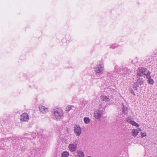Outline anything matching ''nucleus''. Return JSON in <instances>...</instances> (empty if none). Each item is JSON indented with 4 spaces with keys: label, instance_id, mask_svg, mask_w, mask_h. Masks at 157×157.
<instances>
[{
    "label": "nucleus",
    "instance_id": "obj_1",
    "mask_svg": "<svg viewBox=\"0 0 157 157\" xmlns=\"http://www.w3.org/2000/svg\"><path fill=\"white\" fill-rule=\"evenodd\" d=\"M63 112L62 110L60 109H54L52 115L56 119H60L63 117Z\"/></svg>",
    "mask_w": 157,
    "mask_h": 157
},
{
    "label": "nucleus",
    "instance_id": "obj_2",
    "mask_svg": "<svg viewBox=\"0 0 157 157\" xmlns=\"http://www.w3.org/2000/svg\"><path fill=\"white\" fill-rule=\"evenodd\" d=\"M78 143V140H74L72 143L69 144L68 148L71 152H73L76 151Z\"/></svg>",
    "mask_w": 157,
    "mask_h": 157
},
{
    "label": "nucleus",
    "instance_id": "obj_3",
    "mask_svg": "<svg viewBox=\"0 0 157 157\" xmlns=\"http://www.w3.org/2000/svg\"><path fill=\"white\" fill-rule=\"evenodd\" d=\"M105 113L104 109H99L97 110L94 114V117L97 119H100L101 117V115Z\"/></svg>",
    "mask_w": 157,
    "mask_h": 157
},
{
    "label": "nucleus",
    "instance_id": "obj_4",
    "mask_svg": "<svg viewBox=\"0 0 157 157\" xmlns=\"http://www.w3.org/2000/svg\"><path fill=\"white\" fill-rule=\"evenodd\" d=\"M147 69L144 67H140L137 70V75L139 76H143L146 75Z\"/></svg>",
    "mask_w": 157,
    "mask_h": 157
},
{
    "label": "nucleus",
    "instance_id": "obj_5",
    "mask_svg": "<svg viewBox=\"0 0 157 157\" xmlns=\"http://www.w3.org/2000/svg\"><path fill=\"white\" fill-rule=\"evenodd\" d=\"M74 130V132L76 135L78 136H79L81 133V129L80 127L77 125L75 126Z\"/></svg>",
    "mask_w": 157,
    "mask_h": 157
},
{
    "label": "nucleus",
    "instance_id": "obj_6",
    "mask_svg": "<svg viewBox=\"0 0 157 157\" xmlns=\"http://www.w3.org/2000/svg\"><path fill=\"white\" fill-rule=\"evenodd\" d=\"M104 67L101 64L97 65L94 68V71L98 73H101L103 70Z\"/></svg>",
    "mask_w": 157,
    "mask_h": 157
},
{
    "label": "nucleus",
    "instance_id": "obj_7",
    "mask_svg": "<svg viewBox=\"0 0 157 157\" xmlns=\"http://www.w3.org/2000/svg\"><path fill=\"white\" fill-rule=\"evenodd\" d=\"M20 119L21 121H28L29 119L28 115L26 113H23L21 116Z\"/></svg>",
    "mask_w": 157,
    "mask_h": 157
},
{
    "label": "nucleus",
    "instance_id": "obj_8",
    "mask_svg": "<svg viewBox=\"0 0 157 157\" xmlns=\"http://www.w3.org/2000/svg\"><path fill=\"white\" fill-rule=\"evenodd\" d=\"M39 109L40 111L43 113H46L48 111V109L43 105L39 106Z\"/></svg>",
    "mask_w": 157,
    "mask_h": 157
},
{
    "label": "nucleus",
    "instance_id": "obj_9",
    "mask_svg": "<svg viewBox=\"0 0 157 157\" xmlns=\"http://www.w3.org/2000/svg\"><path fill=\"white\" fill-rule=\"evenodd\" d=\"M100 98L101 101L105 102L110 101L111 99L109 97L104 95H101Z\"/></svg>",
    "mask_w": 157,
    "mask_h": 157
},
{
    "label": "nucleus",
    "instance_id": "obj_10",
    "mask_svg": "<svg viewBox=\"0 0 157 157\" xmlns=\"http://www.w3.org/2000/svg\"><path fill=\"white\" fill-rule=\"evenodd\" d=\"M144 82V80L142 78H139L137 82L135 84L138 85L139 86L142 85Z\"/></svg>",
    "mask_w": 157,
    "mask_h": 157
},
{
    "label": "nucleus",
    "instance_id": "obj_11",
    "mask_svg": "<svg viewBox=\"0 0 157 157\" xmlns=\"http://www.w3.org/2000/svg\"><path fill=\"white\" fill-rule=\"evenodd\" d=\"M77 153L78 157H84V153L82 150H78L77 151Z\"/></svg>",
    "mask_w": 157,
    "mask_h": 157
},
{
    "label": "nucleus",
    "instance_id": "obj_12",
    "mask_svg": "<svg viewBox=\"0 0 157 157\" xmlns=\"http://www.w3.org/2000/svg\"><path fill=\"white\" fill-rule=\"evenodd\" d=\"M139 133L138 130L136 129H133L132 130V135L133 136H136Z\"/></svg>",
    "mask_w": 157,
    "mask_h": 157
},
{
    "label": "nucleus",
    "instance_id": "obj_13",
    "mask_svg": "<svg viewBox=\"0 0 157 157\" xmlns=\"http://www.w3.org/2000/svg\"><path fill=\"white\" fill-rule=\"evenodd\" d=\"M122 112L125 115L128 114V108L127 107L124 106L123 105H122Z\"/></svg>",
    "mask_w": 157,
    "mask_h": 157
},
{
    "label": "nucleus",
    "instance_id": "obj_14",
    "mask_svg": "<svg viewBox=\"0 0 157 157\" xmlns=\"http://www.w3.org/2000/svg\"><path fill=\"white\" fill-rule=\"evenodd\" d=\"M122 71L124 74H128L130 71V70L128 69L127 68H125L122 70Z\"/></svg>",
    "mask_w": 157,
    "mask_h": 157
},
{
    "label": "nucleus",
    "instance_id": "obj_15",
    "mask_svg": "<svg viewBox=\"0 0 157 157\" xmlns=\"http://www.w3.org/2000/svg\"><path fill=\"white\" fill-rule=\"evenodd\" d=\"M69 153L66 151L63 152L62 154V157H67L69 155Z\"/></svg>",
    "mask_w": 157,
    "mask_h": 157
},
{
    "label": "nucleus",
    "instance_id": "obj_16",
    "mask_svg": "<svg viewBox=\"0 0 157 157\" xmlns=\"http://www.w3.org/2000/svg\"><path fill=\"white\" fill-rule=\"evenodd\" d=\"M147 82L149 84L152 85L154 84V82L153 79L151 78L148 79Z\"/></svg>",
    "mask_w": 157,
    "mask_h": 157
},
{
    "label": "nucleus",
    "instance_id": "obj_17",
    "mask_svg": "<svg viewBox=\"0 0 157 157\" xmlns=\"http://www.w3.org/2000/svg\"><path fill=\"white\" fill-rule=\"evenodd\" d=\"M144 75L146 76V78L148 79L151 78V72L149 71H148L147 73H146V75Z\"/></svg>",
    "mask_w": 157,
    "mask_h": 157
},
{
    "label": "nucleus",
    "instance_id": "obj_18",
    "mask_svg": "<svg viewBox=\"0 0 157 157\" xmlns=\"http://www.w3.org/2000/svg\"><path fill=\"white\" fill-rule=\"evenodd\" d=\"M131 124H132V125L136 126V127H139V124H138V123H136V122L132 121H131V122L130 123Z\"/></svg>",
    "mask_w": 157,
    "mask_h": 157
},
{
    "label": "nucleus",
    "instance_id": "obj_19",
    "mask_svg": "<svg viewBox=\"0 0 157 157\" xmlns=\"http://www.w3.org/2000/svg\"><path fill=\"white\" fill-rule=\"evenodd\" d=\"M84 121L86 124H88L90 121V119L88 117H85L84 119Z\"/></svg>",
    "mask_w": 157,
    "mask_h": 157
},
{
    "label": "nucleus",
    "instance_id": "obj_20",
    "mask_svg": "<svg viewBox=\"0 0 157 157\" xmlns=\"http://www.w3.org/2000/svg\"><path fill=\"white\" fill-rule=\"evenodd\" d=\"M73 106H71V105H68L65 108V110L67 111V112L69 111L71 109V107Z\"/></svg>",
    "mask_w": 157,
    "mask_h": 157
},
{
    "label": "nucleus",
    "instance_id": "obj_21",
    "mask_svg": "<svg viewBox=\"0 0 157 157\" xmlns=\"http://www.w3.org/2000/svg\"><path fill=\"white\" fill-rule=\"evenodd\" d=\"M131 117H128L126 119V121L129 123H131V121H132L131 120Z\"/></svg>",
    "mask_w": 157,
    "mask_h": 157
},
{
    "label": "nucleus",
    "instance_id": "obj_22",
    "mask_svg": "<svg viewBox=\"0 0 157 157\" xmlns=\"http://www.w3.org/2000/svg\"><path fill=\"white\" fill-rule=\"evenodd\" d=\"M146 136V134L145 133H141V136L142 138L145 136Z\"/></svg>",
    "mask_w": 157,
    "mask_h": 157
},
{
    "label": "nucleus",
    "instance_id": "obj_23",
    "mask_svg": "<svg viewBox=\"0 0 157 157\" xmlns=\"http://www.w3.org/2000/svg\"><path fill=\"white\" fill-rule=\"evenodd\" d=\"M139 86H138V85L136 84L135 86L134 87V90H138V87H139Z\"/></svg>",
    "mask_w": 157,
    "mask_h": 157
},
{
    "label": "nucleus",
    "instance_id": "obj_24",
    "mask_svg": "<svg viewBox=\"0 0 157 157\" xmlns=\"http://www.w3.org/2000/svg\"><path fill=\"white\" fill-rule=\"evenodd\" d=\"M116 47V45H112L111 46V48H114Z\"/></svg>",
    "mask_w": 157,
    "mask_h": 157
},
{
    "label": "nucleus",
    "instance_id": "obj_25",
    "mask_svg": "<svg viewBox=\"0 0 157 157\" xmlns=\"http://www.w3.org/2000/svg\"><path fill=\"white\" fill-rule=\"evenodd\" d=\"M131 93L132 94H134V95H135V94L134 93L133 90H130Z\"/></svg>",
    "mask_w": 157,
    "mask_h": 157
},
{
    "label": "nucleus",
    "instance_id": "obj_26",
    "mask_svg": "<svg viewBox=\"0 0 157 157\" xmlns=\"http://www.w3.org/2000/svg\"><path fill=\"white\" fill-rule=\"evenodd\" d=\"M7 139L9 141H10L11 140H12V139H11V137H8V138H7Z\"/></svg>",
    "mask_w": 157,
    "mask_h": 157
},
{
    "label": "nucleus",
    "instance_id": "obj_27",
    "mask_svg": "<svg viewBox=\"0 0 157 157\" xmlns=\"http://www.w3.org/2000/svg\"><path fill=\"white\" fill-rule=\"evenodd\" d=\"M120 74H122V72H121Z\"/></svg>",
    "mask_w": 157,
    "mask_h": 157
}]
</instances>
